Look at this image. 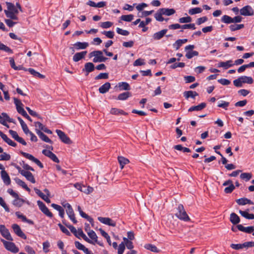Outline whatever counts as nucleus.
I'll return each mask as SVG.
<instances>
[{
  "label": "nucleus",
  "mask_w": 254,
  "mask_h": 254,
  "mask_svg": "<svg viewBox=\"0 0 254 254\" xmlns=\"http://www.w3.org/2000/svg\"><path fill=\"white\" fill-rule=\"evenodd\" d=\"M116 31H117V32L119 34L122 35L123 36H127L129 34V32L128 31L126 30L122 29L120 28H117L116 29Z\"/></svg>",
  "instance_id": "56"
},
{
  "label": "nucleus",
  "mask_w": 254,
  "mask_h": 254,
  "mask_svg": "<svg viewBox=\"0 0 254 254\" xmlns=\"http://www.w3.org/2000/svg\"><path fill=\"white\" fill-rule=\"evenodd\" d=\"M56 132L60 139L64 143L69 144L71 143L70 138L63 131L57 129Z\"/></svg>",
  "instance_id": "9"
},
{
  "label": "nucleus",
  "mask_w": 254,
  "mask_h": 254,
  "mask_svg": "<svg viewBox=\"0 0 254 254\" xmlns=\"http://www.w3.org/2000/svg\"><path fill=\"white\" fill-rule=\"evenodd\" d=\"M86 51H82L81 52L76 53L73 57V60L75 62H78L82 59L86 55Z\"/></svg>",
  "instance_id": "20"
},
{
  "label": "nucleus",
  "mask_w": 254,
  "mask_h": 254,
  "mask_svg": "<svg viewBox=\"0 0 254 254\" xmlns=\"http://www.w3.org/2000/svg\"><path fill=\"white\" fill-rule=\"evenodd\" d=\"M90 58L94 57L93 62L94 63L104 62L106 58L103 55V53L100 51H95L90 53Z\"/></svg>",
  "instance_id": "2"
},
{
  "label": "nucleus",
  "mask_w": 254,
  "mask_h": 254,
  "mask_svg": "<svg viewBox=\"0 0 254 254\" xmlns=\"http://www.w3.org/2000/svg\"><path fill=\"white\" fill-rule=\"evenodd\" d=\"M19 172L22 176H24L27 180L32 183H35V178L31 172L23 170H21Z\"/></svg>",
  "instance_id": "12"
},
{
  "label": "nucleus",
  "mask_w": 254,
  "mask_h": 254,
  "mask_svg": "<svg viewBox=\"0 0 254 254\" xmlns=\"http://www.w3.org/2000/svg\"><path fill=\"white\" fill-rule=\"evenodd\" d=\"M113 25V23L110 21H106L100 23V26L103 28H108Z\"/></svg>",
  "instance_id": "60"
},
{
  "label": "nucleus",
  "mask_w": 254,
  "mask_h": 254,
  "mask_svg": "<svg viewBox=\"0 0 254 254\" xmlns=\"http://www.w3.org/2000/svg\"><path fill=\"white\" fill-rule=\"evenodd\" d=\"M1 177L3 183L6 185H9L10 184L11 181L10 177L5 170H2L1 171Z\"/></svg>",
  "instance_id": "13"
},
{
  "label": "nucleus",
  "mask_w": 254,
  "mask_h": 254,
  "mask_svg": "<svg viewBox=\"0 0 254 254\" xmlns=\"http://www.w3.org/2000/svg\"><path fill=\"white\" fill-rule=\"evenodd\" d=\"M12 228L14 232L19 237L24 239H26L27 237L25 234L22 231L20 227L16 224L12 225Z\"/></svg>",
  "instance_id": "10"
},
{
  "label": "nucleus",
  "mask_w": 254,
  "mask_h": 254,
  "mask_svg": "<svg viewBox=\"0 0 254 254\" xmlns=\"http://www.w3.org/2000/svg\"><path fill=\"white\" fill-rule=\"evenodd\" d=\"M50 247V243L48 241L44 242L43 243V249L45 253H47L49 251V247Z\"/></svg>",
  "instance_id": "63"
},
{
  "label": "nucleus",
  "mask_w": 254,
  "mask_h": 254,
  "mask_svg": "<svg viewBox=\"0 0 254 254\" xmlns=\"http://www.w3.org/2000/svg\"><path fill=\"white\" fill-rule=\"evenodd\" d=\"M15 180L16 183L18 185H19L20 186L22 187L23 189H24L27 191H28L29 192L30 191V189L27 187V185L25 184V183L24 182H23V181H22L19 179H15Z\"/></svg>",
  "instance_id": "39"
},
{
  "label": "nucleus",
  "mask_w": 254,
  "mask_h": 254,
  "mask_svg": "<svg viewBox=\"0 0 254 254\" xmlns=\"http://www.w3.org/2000/svg\"><path fill=\"white\" fill-rule=\"evenodd\" d=\"M118 161L120 163L121 169H123L124 166L129 163V160L123 156H119L118 158Z\"/></svg>",
  "instance_id": "34"
},
{
  "label": "nucleus",
  "mask_w": 254,
  "mask_h": 254,
  "mask_svg": "<svg viewBox=\"0 0 254 254\" xmlns=\"http://www.w3.org/2000/svg\"><path fill=\"white\" fill-rule=\"evenodd\" d=\"M0 232L1 235L8 241H13V239L7 229L5 228L4 225H0Z\"/></svg>",
  "instance_id": "7"
},
{
  "label": "nucleus",
  "mask_w": 254,
  "mask_h": 254,
  "mask_svg": "<svg viewBox=\"0 0 254 254\" xmlns=\"http://www.w3.org/2000/svg\"><path fill=\"white\" fill-rule=\"evenodd\" d=\"M235 187L233 184L232 183L225 188L224 191L226 193H229L232 192V191L235 189Z\"/></svg>",
  "instance_id": "58"
},
{
  "label": "nucleus",
  "mask_w": 254,
  "mask_h": 254,
  "mask_svg": "<svg viewBox=\"0 0 254 254\" xmlns=\"http://www.w3.org/2000/svg\"><path fill=\"white\" fill-rule=\"evenodd\" d=\"M161 11H162V13L163 15L170 16L174 14L175 13V10L173 8H160Z\"/></svg>",
  "instance_id": "33"
},
{
  "label": "nucleus",
  "mask_w": 254,
  "mask_h": 254,
  "mask_svg": "<svg viewBox=\"0 0 254 254\" xmlns=\"http://www.w3.org/2000/svg\"><path fill=\"white\" fill-rule=\"evenodd\" d=\"M187 41H188V40L187 39H179V40H177L173 45L174 47L179 48L180 47L182 46L183 44L187 43Z\"/></svg>",
  "instance_id": "49"
},
{
  "label": "nucleus",
  "mask_w": 254,
  "mask_h": 254,
  "mask_svg": "<svg viewBox=\"0 0 254 254\" xmlns=\"http://www.w3.org/2000/svg\"><path fill=\"white\" fill-rule=\"evenodd\" d=\"M241 80L242 83L252 84L254 82L253 78L250 76H242Z\"/></svg>",
  "instance_id": "43"
},
{
  "label": "nucleus",
  "mask_w": 254,
  "mask_h": 254,
  "mask_svg": "<svg viewBox=\"0 0 254 254\" xmlns=\"http://www.w3.org/2000/svg\"><path fill=\"white\" fill-rule=\"evenodd\" d=\"M4 12L7 17L9 18V19L17 20L18 19L17 14L10 12L8 10L5 9Z\"/></svg>",
  "instance_id": "28"
},
{
  "label": "nucleus",
  "mask_w": 254,
  "mask_h": 254,
  "mask_svg": "<svg viewBox=\"0 0 254 254\" xmlns=\"http://www.w3.org/2000/svg\"><path fill=\"white\" fill-rule=\"evenodd\" d=\"M75 246L77 249H78L79 250L83 251L85 254H86L89 250L85 248V247L82 244L79 243L78 241H76L75 242Z\"/></svg>",
  "instance_id": "40"
},
{
  "label": "nucleus",
  "mask_w": 254,
  "mask_h": 254,
  "mask_svg": "<svg viewBox=\"0 0 254 254\" xmlns=\"http://www.w3.org/2000/svg\"><path fill=\"white\" fill-rule=\"evenodd\" d=\"M94 65L92 63H87L84 65V68L82 69L83 71H85L87 75L89 72H92L94 70Z\"/></svg>",
  "instance_id": "18"
},
{
  "label": "nucleus",
  "mask_w": 254,
  "mask_h": 254,
  "mask_svg": "<svg viewBox=\"0 0 254 254\" xmlns=\"http://www.w3.org/2000/svg\"><path fill=\"white\" fill-rule=\"evenodd\" d=\"M202 11V9L200 7H195L190 9L189 13L190 15H194L197 13H200Z\"/></svg>",
  "instance_id": "46"
},
{
  "label": "nucleus",
  "mask_w": 254,
  "mask_h": 254,
  "mask_svg": "<svg viewBox=\"0 0 254 254\" xmlns=\"http://www.w3.org/2000/svg\"><path fill=\"white\" fill-rule=\"evenodd\" d=\"M5 121H7L9 123H14V120L9 118L7 114L2 113L1 114V116L0 115V123L1 124H3Z\"/></svg>",
  "instance_id": "17"
},
{
  "label": "nucleus",
  "mask_w": 254,
  "mask_h": 254,
  "mask_svg": "<svg viewBox=\"0 0 254 254\" xmlns=\"http://www.w3.org/2000/svg\"><path fill=\"white\" fill-rule=\"evenodd\" d=\"M130 93L129 92H124L120 94L118 96V99L119 100H127L129 97L130 96Z\"/></svg>",
  "instance_id": "42"
},
{
  "label": "nucleus",
  "mask_w": 254,
  "mask_h": 254,
  "mask_svg": "<svg viewBox=\"0 0 254 254\" xmlns=\"http://www.w3.org/2000/svg\"><path fill=\"white\" fill-rule=\"evenodd\" d=\"M188 51L187 52L186 54V57L190 59L194 56H196L198 55V53L197 52L193 51L192 49H188Z\"/></svg>",
  "instance_id": "38"
},
{
  "label": "nucleus",
  "mask_w": 254,
  "mask_h": 254,
  "mask_svg": "<svg viewBox=\"0 0 254 254\" xmlns=\"http://www.w3.org/2000/svg\"><path fill=\"white\" fill-rule=\"evenodd\" d=\"M10 159V155L6 152H2V154L0 155V161H7Z\"/></svg>",
  "instance_id": "54"
},
{
  "label": "nucleus",
  "mask_w": 254,
  "mask_h": 254,
  "mask_svg": "<svg viewBox=\"0 0 254 254\" xmlns=\"http://www.w3.org/2000/svg\"><path fill=\"white\" fill-rule=\"evenodd\" d=\"M24 202L25 200L20 198L19 196H18V197H15L13 200L12 204L16 207H20L23 205Z\"/></svg>",
  "instance_id": "26"
},
{
  "label": "nucleus",
  "mask_w": 254,
  "mask_h": 254,
  "mask_svg": "<svg viewBox=\"0 0 254 254\" xmlns=\"http://www.w3.org/2000/svg\"><path fill=\"white\" fill-rule=\"evenodd\" d=\"M121 20L125 21L130 22L133 19V15L132 14L123 15L120 17Z\"/></svg>",
  "instance_id": "47"
},
{
  "label": "nucleus",
  "mask_w": 254,
  "mask_h": 254,
  "mask_svg": "<svg viewBox=\"0 0 254 254\" xmlns=\"http://www.w3.org/2000/svg\"><path fill=\"white\" fill-rule=\"evenodd\" d=\"M25 71L28 70L32 75L34 76L35 77H37L39 78H44L45 77V75L40 73L39 72L36 71L33 68H29L28 69H25Z\"/></svg>",
  "instance_id": "29"
},
{
  "label": "nucleus",
  "mask_w": 254,
  "mask_h": 254,
  "mask_svg": "<svg viewBox=\"0 0 254 254\" xmlns=\"http://www.w3.org/2000/svg\"><path fill=\"white\" fill-rule=\"evenodd\" d=\"M37 204L41 211L47 216L52 218L53 214L50 211L48 208L45 205V204L40 200L37 201Z\"/></svg>",
  "instance_id": "5"
},
{
  "label": "nucleus",
  "mask_w": 254,
  "mask_h": 254,
  "mask_svg": "<svg viewBox=\"0 0 254 254\" xmlns=\"http://www.w3.org/2000/svg\"><path fill=\"white\" fill-rule=\"evenodd\" d=\"M118 86L120 90H130V86L127 82H122L118 84Z\"/></svg>",
  "instance_id": "41"
},
{
  "label": "nucleus",
  "mask_w": 254,
  "mask_h": 254,
  "mask_svg": "<svg viewBox=\"0 0 254 254\" xmlns=\"http://www.w3.org/2000/svg\"><path fill=\"white\" fill-rule=\"evenodd\" d=\"M163 13L161 11V9H159L158 11L155 14L154 17L156 20L159 21H163L164 18L162 17Z\"/></svg>",
  "instance_id": "48"
},
{
  "label": "nucleus",
  "mask_w": 254,
  "mask_h": 254,
  "mask_svg": "<svg viewBox=\"0 0 254 254\" xmlns=\"http://www.w3.org/2000/svg\"><path fill=\"white\" fill-rule=\"evenodd\" d=\"M230 220L233 224H237L240 222L239 217L235 213H232L230 215Z\"/></svg>",
  "instance_id": "31"
},
{
  "label": "nucleus",
  "mask_w": 254,
  "mask_h": 254,
  "mask_svg": "<svg viewBox=\"0 0 254 254\" xmlns=\"http://www.w3.org/2000/svg\"><path fill=\"white\" fill-rule=\"evenodd\" d=\"M17 119L21 125V127L24 132L26 134H28V132H29V129L27 125L25 123V122L22 120V119L20 117H18Z\"/></svg>",
  "instance_id": "37"
},
{
  "label": "nucleus",
  "mask_w": 254,
  "mask_h": 254,
  "mask_svg": "<svg viewBox=\"0 0 254 254\" xmlns=\"http://www.w3.org/2000/svg\"><path fill=\"white\" fill-rule=\"evenodd\" d=\"M0 136L2 138V139L6 142L8 145H11L13 147H15L16 146V143L9 138L7 135L4 134L2 131L0 130Z\"/></svg>",
  "instance_id": "14"
},
{
  "label": "nucleus",
  "mask_w": 254,
  "mask_h": 254,
  "mask_svg": "<svg viewBox=\"0 0 254 254\" xmlns=\"http://www.w3.org/2000/svg\"><path fill=\"white\" fill-rule=\"evenodd\" d=\"M80 215L83 218L86 219L91 224H92L93 223V219L91 217H89L83 211L80 212Z\"/></svg>",
  "instance_id": "61"
},
{
  "label": "nucleus",
  "mask_w": 254,
  "mask_h": 254,
  "mask_svg": "<svg viewBox=\"0 0 254 254\" xmlns=\"http://www.w3.org/2000/svg\"><path fill=\"white\" fill-rule=\"evenodd\" d=\"M144 248L153 252L157 253L159 252L158 248L153 245L146 244L144 246Z\"/></svg>",
  "instance_id": "45"
},
{
  "label": "nucleus",
  "mask_w": 254,
  "mask_h": 254,
  "mask_svg": "<svg viewBox=\"0 0 254 254\" xmlns=\"http://www.w3.org/2000/svg\"><path fill=\"white\" fill-rule=\"evenodd\" d=\"M82 188H83V189H82V190H81V191L83 192L86 194H89L93 191V188L90 187L89 186L87 187L85 186H83V187Z\"/></svg>",
  "instance_id": "57"
},
{
  "label": "nucleus",
  "mask_w": 254,
  "mask_h": 254,
  "mask_svg": "<svg viewBox=\"0 0 254 254\" xmlns=\"http://www.w3.org/2000/svg\"><path fill=\"white\" fill-rule=\"evenodd\" d=\"M221 20L223 22L227 24L231 23L233 22L232 18L226 15H224L222 17Z\"/></svg>",
  "instance_id": "53"
},
{
  "label": "nucleus",
  "mask_w": 254,
  "mask_h": 254,
  "mask_svg": "<svg viewBox=\"0 0 254 254\" xmlns=\"http://www.w3.org/2000/svg\"><path fill=\"white\" fill-rule=\"evenodd\" d=\"M34 190L36 193L41 198H42L44 201H45L47 203H50L51 202V200L49 198V196L44 194L43 192L41 191V190L37 188H34Z\"/></svg>",
  "instance_id": "16"
},
{
  "label": "nucleus",
  "mask_w": 254,
  "mask_h": 254,
  "mask_svg": "<svg viewBox=\"0 0 254 254\" xmlns=\"http://www.w3.org/2000/svg\"><path fill=\"white\" fill-rule=\"evenodd\" d=\"M14 103L15 105L17 111H18V109L19 108H24V105L22 103V102L18 99L16 98L14 99Z\"/></svg>",
  "instance_id": "52"
},
{
  "label": "nucleus",
  "mask_w": 254,
  "mask_h": 254,
  "mask_svg": "<svg viewBox=\"0 0 254 254\" xmlns=\"http://www.w3.org/2000/svg\"><path fill=\"white\" fill-rule=\"evenodd\" d=\"M35 127H36L35 131L37 133V129H39V130L41 131L43 130V128L45 127V126H44L42 124H41L40 122H36L34 123Z\"/></svg>",
  "instance_id": "59"
},
{
  "label": "nucleus",
  "mask_w": 254,
  "mask_h": 254,
  "mask_svg": "<svg viewBox=\"0 0 254 254\" xmlns=\"http://www.w3.org/2000/svg\"><path fill=\"white\" fill-rule=\"evenodd\" d=\"M191 18L190 16L181 17L179 18V21L181 23H189L191 21Z\"/></svg>",
  "instance_id": "55"
},
{
  "label": "nucleus",
  "mask_w": 254,
  "mask_h": 254,
  "mask_svg": "<svg viewBox=\"0 0 254 254\" xmlns=\"http://www.w3.org/2000/svg\"><path fill=\"white\" fill-rule=\"evenodd\" d=\"M5 248L8 251L13 253H17L19 251V249L16 246L14 243L6 241L3 239H1Z\"/></svg>",
  "instance_id": "3"
},
{
  "label": "nucleus",
  "mask_w": 254,
  "mask_h": 254,
  "mask_svg": "<svg viewBox=\"0 0 254 254\" xmlns=\"http://www.w3.org/2000/svg\"><path fill=\"white\" fill-rule=\"evenodd\" d=\"M42 153L46 156L47 157H48L51 159H52L54 162L56 163H59V160L56 156V155L54 154L51 150H48L47 149H44L42 151Z\"/></svg>",
  "instance_id": "11"
},
{
  "label": "nucleus",
  "mask_w": 254,
  "mask_h": 254,
  "mask_svg": "<svg viewBox=\"0 0 254 254\" xmlns=\"http://www.w3.org/2000/svg\"><path fill=\"white\" fill-rule=\"evenodd\" d=\"M167 29L162 30L159 32L154 33L153 35V38L155 40L160 39L164 36V35L167 33Z\"/></svg>",
  "instance_id": "27"
},
{
  "label": "nucleus",
  "mask_w": 254,
  "mask_h": 254,
  "mask_svg": "<svg viewBox=\"0 0 254 254\" xmlns=\"http://www.w3.org/2000/svg\"><path fill=\"white\" fill-rule=\"evenodd\" d=\"M110 87L111 84L108 82H106L99 88V91L100 93L104 94L109 91Z\"/></svg>",
  "instance_id": "23"
},
{
  "label": "nucleus",
  "mask_w": 254,
  "mask_h": 254,
  "mask_svg": "<svg viewBox=\"0 0 254 254\" xmlns=\"http://www.w3.org/2000/svg\"><path fill=\"white\" fill-rule=\"evenodd\" d=\"M176 216L180 220L187 222L190 221V219L187 214L184 206L182 204L179 205L178 207V212L176 213Z\"/></svg>",
  "instance_id": "1"
},
{
  "label": "nucleus",
  "mask_w": 254,
  "mask_h": 254,
  "mask_svg": "<svg viewBox=\"0 0 254 254\" xmlns=\"http://www.w3.org/2000/svg\"><path fill=\"white\" fill-rule=\"evenodd\" d=\"M234 65L233 61L231 60L227 61L225 62H221L218 64V66L223 67L224 69H227Z\"/></svg>",
  "instance_id": "22"
},
{
  "label": "nucleus",
  "mask_w": 254,
  "mask_h": 254,
  "mask_svg": "<svg viewBox=\"0 0 254 254\" xmlns=\"http://www.w3.org/2000/svg\"><path fill=\"white\" fill-rule=\"evenodd\" d=\"M15 215L18 218L21 219L23 222H26L31 225L34 224V222L32 220L27 219L26 217L22 214L20 213V212H16Z\"/></svg>",
  "instance_id": "21"
},
{
  "label": "nucleus",
  "mask_w": 254,
  "mask_h": 254,
  "mask_svg": "<svg viewBox=\"0 0 254 254\" xmlns=\"http://www.w3.org/2000/svg\"><path fill=\"white\" fill-rule=\"evenodd\" d=\"M20 153L25 158L32 161V162H34L36 164H37L41 168H43L44 167L42 163L38 159L34 157L31 154H30L26 153V152H24L23 151H21L20 152Z\"/></svg>",
  "instance_id": "6"
},
{
  "label": "nucleus",
  "mask_w": 254,
  "mask_h": 254,
  "mask_svg": "<svg viewBox=\"0 0 254 254\" xmlns=\"http://www.w3.org/2000/svg\"><path fill=\"white\" fill-rule=\"evenodd\" d=\"M125 250L124 243H121L118 247V254H123Z\"/></svg>",
  "instance_id": "64"
},
{
  "label": "nucleus",
  "mask_w": 254,
  "mask_h": 254,
  "mask_svg": "<svg viewBox=\"0 0 254 254\" xmlns=\"http://www.w3.org/2000/svg\"><path fill=\"white\" fill-rule=\"evenodd\" d=\"M184 96L187 99H188L189 98L194 99L196 96H198V94L195 91L190 90L185 91L184 92Z\"/></svg>",
  "instance_id": "25"
},
{
  "label": "nucleus",
  "mask_w": 254,
  "mask_h": 254,
  "mask_svg": "<svg viewBox=\"0 0 254 254\" xmlns=\"http://www.w3.org/2000/svg\"><path fill=\"white\" fill-rule=\"evenodd\" d=\"M252 177V174L248 173H244L241 174L240 175V178L243 180H245L246 181H249L251 179Z\"/></svg>",
  "instance_id": "51"
},
{
  "label": "nucleus",
  "mask_w": 254,
  "mask_h": 254,
  "mask_svg": "<svg viewBox=\"0 0 254 254\" xmlns=\"http://www.w3.org/2000/svg\"><path fill=\"white\" fill-rule=\"evenodd\" d=\"M6 5L7 8V9H6L7 10L15 13L17 14L18 13V10L13 4L10 2H6Z\"/></svg>",
  "instance_id": "35"
},
{
  "label": "nucleus",
  "mask_w": 254,
  "mask_h": 254,
  "mask_svg": "<svg viewBox=\"0 0 254 254\" xmlns=\"http://www.w3.org/2000/svg\"><path fill=\"white\" fill-rule=\"evenodd\" d=\"M87 234L91 239V241H93L94 242L97 241L98 237L94 231L89 230V231L87 232Z\"/></svg>",
  "instance_id": "44"
},
{
  "label": "nucleus",
  "mask_w": 254,
  "mask_h": 254,
  "mask_svg": "<svg viewBox=\"0 0 254 254\" xmlns=\"http://www.w3.org/2000/svg\"><path fill=\"white\" fill-rule=\"evenodd\" d=\"M236 202L238 204L241 205H244L247 204H253V202L251 200L245 197L238 199L236 200Z\"/></svg>",
  "instance_id": "30"
},
{
  "label": "nucleus",
  "mask_w": 254,
  "mask_h": 254,
  "mask_svg": "<svg viewBox=\"0 0 254 254\" xmlns=\"http://www.w3.org/2000/svg\"><path fill=\"white\" fill-rule=\"evenodd\" d=\"M241 15L248 16L254 15V10L250 5H246L240 10Z\"/></svg>",
  "instance_id": "4"
},
{
  "label": "nucleus",
  "mask_w": 254,
  "mask_h": 254,
  "mask_svg": "<svg viewBox=\"0 0 254 254\" xmlns=\"http://www.w3.org/2000/svg\"><path fill=\"white\" fill-rule=\"evenodd\" d=\"M98 220L101 223L108 226L115 227L116 225V222L109 217H98Z\"/></svg>",
  "instance_id": "8"
},
{
  "label": "nucleus",
  "mask_w": 254,
  "mask_h": 254,
  "mask_svg": "<svg viewBox=\"0 0 254 254\" xmlns=\"http://www.w3.org/2000/svg\"><path fill=\"white\" fill-rule=\"evenodd\" d=\"M229 105V102L224 101H222L221 103H218V107H221L225 110H227Z\"/></svg>",
  "instance_id": "62"
},
{
  "label": "nucleus",
  "mask_w": 254,
  "mask_h": 254,
  "mask_svg": "<svg viewBox=\"0 0 254 254\" xmlns=\"http://www.w3.org/2000/svg\"><path fill=\"white\" fill-rule=\"evenodd\" d=\"M51 206L53 208L59 211V215L61 218H63L64 217V211L62 206L55 203H52Z\"/></svg>",
  "instance_id": "24"
},
{
  "label": "nucleus",
  "mask_w": 254,
  "mask_h": 254,
  "mask_svg": "<svg viewBox=\"0 0 254 254\" xmlns=\"http://www.w3.org/2000/svg\"><path fill=\"white\" fill-rule=\"evenodd\" d=\"M206 107V104L205 103H201L198 105L192 106L189 109V112H192L194 111H200L204 109Z\"/></svg>",
  "instance_id": "32"
},
{
  "label": "nucleus",
  "mask_w": 254,
  "mask_h": 254,
  "mask_svg": "<svg viewBox=\"0 0 254 254\" xmlns=\"http://www.w3.org/2000/svg\"><path fill=\"white\" fill-rule=\"evenodd\" d=\"M110 113L112 115H127V113L125 112L122 110H120L117 108H112L110 111Z\"/></svg>",
  "instance_id": "36"
},
{
  "label": "nucleus",
  "mask_w": 254,
  "mask_h": 254,
  "mask_svg": "<svg viewBox=\"0 0 254 254\" xmlns=\"http://www.w3.org/2000/svg\"><path fill=\"white\" fill-rule=\"evenodd\" d=\"M244 27V24H232L230 26V29L232 31H234L243 28Z\"/></svg>",
  "instance_id": "50"
},
{
  "label": "nucleus",
  "mask_w": 254,
  "mask_h": 254,
  "mask_svg": "<svg viewBox=\"0 0 254 254\" xmlns=\"http://www.w3.org/2000/svg\"><path fill=\"white\" fill-rule=\"evenodd\" d=\"M37 134L43 141L51 144L53 143L52 141L46 135L39 129H37Z\"/></svg>",
  "instance_id": "19"
},
{
  "label": "nucleus",
  "mask_w": 254,
  "mask_h": 254,
  "mask_svg": "<svg viewBox=\"0 0 254 254\" xmlns=\"http://www.w3.org/2000/svg\"><path fill=\"white\" fill-rule=\"evenodd\" d=\"M237 227L239 230L249 234L253 232L254 230V227L253 226L245 227L242 225L239 224L237 226Z\"/></svg>",
  "instance_id": "15"
}]
</instances>
